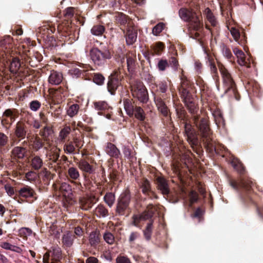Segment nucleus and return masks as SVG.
<instances>
[{
    "label": "nucleus",
    "instance_id": "obj_1",
    "mask_svg": "<svg viewBox=\"0 0 263 263\" xmlns=\"http://www.w3.org/2000/svg\"><path fill=\"white\" fill-rule=\"evenodd\" d=\"M190 113L194 126L202 139L205 148L210 152H216V147L213 142V132L210 127L209 117L198 114L199 107L194 99L184 102Z\"/></svg>",
    "mask_w": 263,
    "mask_h": 263
},
{
    "label": "nucleus",
    "instance_id": "obj_2",
    "mask_svg": "<svg viewBox=\"0 0 263 263\" xmlns=\"http://www.w3.org/2000/svg\"><path fill=\"white\" fill-rule=\"evenodd\" d=\"M175 107L180 127L184 129V136L191 145L194 152L199 155H201L202 150L199 144L198 130L196 131L194 125L192 124L191 119L183 105L180 103H178L175 104Z\"/></svg>",
    "mask_w": 263,
    "mask_h": 263
},
{
    "label": "nucleus",
    "instance_id": "obj_3",
    "mask_svg": "<svg viewBox=\"0 0 263 263\" xmlns=\"http://www.w3.org/2000/svg\"><path fill=\"white\" fill-rule=\"evenodd\" d=\"M179 15L182 20L189 22L190 37L202 44V39L204 35L203 24L200 20L199 14L192 8H181L179 10Z\"/></svg>",
    "mask_w": 263,
    "mask_h": 263
},
{
    "label": "nucleus",
    "instance_id": "obj_4",
    "mask_svg": "<svg viewBox=\"0 0 263 263\" xmlns=\"http://www.w3.org/2000/svg\"><path fill=\"white\" fill-rule=\"evenodd\" d=\"M155 212L153 204H149L146 209L140 214H134L132 218V224L138 228H141V222L149 220L145 228L143 230L144 238L146 240H151L153 230V220L152 219Z\"/></svg>",
    "mask_w": 263,
    "mask_h": 263
},
{
    "label": "nucleus",
    "instance_id": "obj_5",
    "mask_svg": "<svg viewBox=\"0 0 263 263\" xmlns=\"http://www.w3.org/2000/svg\"><path fill=\"white\" fill-rule=\"evenodd\" d=\"M217 66L221 73L223 84L226 89L224 93L231 98H235L237 101L240 99L235 81L229 71L220 62L217 61Z\"/></svg>",
    "mask_w": 263,
    "mask_h": 263
},
{
    "label": "nucleus",
    "instance_id": "obj_6",
    "mask_svg": "<svg viewBox=\"0 0 263 263\" xmlns=\"http://www.w3.org/2000/svg\"><path fill=\"white\" fill-rule=\"evenodd\" d=\"M90 56L95 65L102 66L106 64L107 60L111 58L112 54L107 48L100 49L94 47L90 50Z\"/></svg>",
    "mask_w": 263,
    "mask_h": 263
},
{
    "label": "nucleus",
    "instance_id": "obj_7",
    "mask_svg": "<svg viewBox=\"0 0 263 263\" xmlns=\"http://www.w3.org/2000/svg\"><path fill=\"white\" fill-rule=\"evenodd\" d=\"M28 128L24 121H19L15 125L11 134V145H18L20 142L28 136Z\"/></svg>",
    "mask_w": 263,
    "mask_h": 263
},
{
    "label": "nucleus",
    "instance_id": "obj_8",
    "mask_svg": "<svg viewBox=\"0 0 263 263\" xmlns=\"http://www.w3.org/2000/svg\"><path fill=\"white\" fill-rule=\"evenodd\" d=\"M57 31L59 36L57 37L58 41L64 42L68 44L74 41V34L72 33L70 24L68 22H63L57 25Z\"/></svg>",
    "mask_w": 263,
    "mask_h": 263
},
{
    "label": "nucleus",
    "instance_id": "obj_9",
    "mask_svg": "<svg viewBox=\"0 0 263 263\" xmlns=\"http://www.w3.org/2000/svg\"><path fill=\"white\" fill-rule=\"evenodd\" d=\"M131 196L128 191L122 193L118 199L116 212L119 216H127L130 212L129 204Z\"/></svg>",
    "mask_w": 263,
    "mask_h": 263
},
{
    "label": "nucleus",
    "instance_id": "obj_10",
    "mask_svg": "<svg viewBox=\"0 0 263 263\" xmlns=\"http://www.w3.org/2000/svg\"><path fill=\"white\" fill-rule=\"evenodd\" d=\"M130 90L133 97L137 98L141 103H146L148 100L147 90L143 82L136 80L130 84Z\"/></svg>",
    "mask_w": 263,
    "mask_h": 263
},
{
    "label": "nucleus",
    "instance_id": "obj_11",
    "mask_svg": "<svg viewBox=\"0 0 263 263\" xmlns=\"http://www.w3.org/2000/svg\"><path fill=\"white\" fill-rule=\"evenodd\" d=\"M56 30V28L54 25L48 24L44 26L42 29L43 31V40L45 42V45L46 48L52 49L53 48L59 46L58 41H57L54 36L52 35Z\"/></svg>",
    "mask_w": 263,
    "mask_h": 263
},
{
    "label": "nucleus",
    "instance_id": "obj_12",
    "mask_svg": "<svg viewBox=\"0 0 263 263\" xmlns=\"http://www.w3.org/2000/svg\"><path fill=\"white\" fill-rule=\"evenodd\" d=\"M123 79L121 74L120 68L114 70L108 77L107 89L111 95H116V90L121 86V82Z\"/></svg>",
    "mask_w": 263,
    "mask_h": 263
},
{
    "label": "nucleus",
    "instance_id": "obj_13",
    "mask_svg": "<svg viewBox=\"0 0 263 263\" xmlns=\"http://www.w3.org/2000/svg\"><path fill=\"white\" fill-rule=\"evenodd\" d=\"M61 249L57 246L52 247L43 256L44 263H64Z\"/></svg>",
    "mask_w": 263,
    "mask_h": 263
},
{
    "label": "nucleus",
    "instance_id": "obj_14",
    "mask_svg": "<svg viewBox=\"0 0 263 263\" xmlns=\"http://www.w3.org/2000/svg\"><path fill=\"white\" fill-rule=\"evenodd\" d=\"M20 116L19 110L14 108L6 109L3 114L2 123L5 127H9Z\"/></svg>",
    "mask_w": 263,
    "mask_h": 263
},
{
    "label": "nucleus",
    "instance_id": "obj_15",
    "mask_svg": "<svg viewBox=\"0 0 263 263\" xmlns=\"http://www.w3.org/2000/svg\"><path fill=\"white\" fill-rule=\"evenodd\" d=\"M94 108L98 111L99 115L104 116L107 119H110L112 114V107L104 101H99L93 103Z\"/></svg>",
    "mask_w": 263,
    "mask_h": 263
},
{
    "label": "nucleus",
    "instance_id": "obj_16",
    "mask_svg": "<svg viewBox=\"0 0 263 263\" xmlns=\"http://www.w3.org/2000/svg\"><path fill=\"white\" fill-rule=\"evenodd\" d=\"M66 177L68 181L74 183L77 187H82L80 182L81 176L78 168L70 166L67 170L66 174Z\"/></svg>",
    "mask_w": 263,
    "mask_h": 263
},
{
    "label": "nucleus",
    "instance_id": "obj_17",
    "mask_svg": "<svg viewBox=\"0 0 263 263\" xmlns=\"http://www.w3.org/2000/svg\"><path fill=\"white\" fill-rule=\"evenodd\" d=\"M27 144V141H24L22 145L14 146L11 152V157L14 160H23L27 156L28 149L24 146Z\"/></svg>",
    "mask_w": 263,
    "mask_h": 263
},
{
    "label": "nucleus",
    "instance_id": "obj_18",
    "mask_svg": "<svg viewBox=\"0 0 263 263\" xmlns=\"http://www.w3.org/2000/svg\"><path fill=\"white\" fill-rule=\"evenodd\" d=\"M230 185L236 191L239 192L240 190H244L248 193L251 191L252 181L249 180L241 179L239 182L234 180L230 181Z\"/></svg>",
    "mask_w": 263,
    "mask_h": 263
},
{
    "label": "nucleus",
    "instance_id": "obj_19",
    "mask_svg": "<svg viewBox=\"0 0 263 263\" xmlns=\"http://www.w3.org/2000/svg\"><path fill=\"white\" fill-rule=\"evenodd\" d=\"M116 23L120 27L123 33L125 32L127 28H129L133 25L129 18L123 13L120 12L116 16Z\"/></svg>",
    "mask_w": 263,
    "mask_h": 263
},
{
    "label": "nucleus",
    "instance_id": "obj_20",
    "mask_svg": "<svg viewBox=\"0 0 263 263\" xmlns=\"http://www.w3.org/2000/svg\"><path fill=\"white\" fill-rule=\"evenodd\" d=\"M27 143L35 152H37L43 148L46 142L37 135H30L27 137Z\"/></svg>",
    "mask_w": 263,
    "mask_h": 263
},
{
    "label": "nucleus",
    "instance_id": "obj_21",
    "mask_svg": "<svg viewBox=\"0 0 263 263\" xmlns=\"http://www.w3.org/2000/svg\"><path fill=\"white\" fill-rule=\"evenodd\" d=\"M99 199L95 195L81 197L79 200L80 207L83 210H89L98 201Z\"/></svg>",
    "mask_w": 263,
    "mask_h": 263
},
{
    "label": "nucleus",
    "instance_id": "obj_22",
    "mask_svg": "<svg viewBox=\"0 0 263 263\" xmlns=\"http://www.w3.org/2000/svg\"><path fill=\"white\" fill-rule=\"evenodd\" d=\"M206 53L205 59L207 60L206 63L209 67H210L211 73L213 79L216 81L219 80V76L217 67L216 66L214 58L208 53L205 51Z\"/></svg>",
    "mask_w": 263,
    "mask_h": 263
},
{
    "label": "nucleus",
    "instance_id": "obj_23",
    "mask_svg": "<svg viewBox=\"0 0 263 263\" xmlns=\"http://www.w3.org/2000/svg\"><path fill=\"white\" fill-rule=\"evenodd\" d=\"M126 39V43L127 45H133L137 41L138 32L134 29V26L127 28L125 32L123 33Z\"/></svg>",
    "mask_w": 263,
    "mask_h": 263
},
{
    "label": "nucleus",
    "instance_id": "obj_24",
    "mask_svg": "<svg viewBox=\"0 0 263 263\" xmlns=\"http://www.w3.org/2000/svg\"><path fill=\"white\" fill-rule=\"evenodd\" d=\"M77 165L78 168L83 172L84 177H86L87 174H92L95 171L93 166L90 165L85 159H81L77 163Z\"/></svg>",
    "mask_w": 263,
    "mask_h": 263
},
{
    "label": "nucleus",
    "instance_id": "obj_25",
    "mask_svg": "<svg viewBox=\"0 0 263 263\" xmlns=\"http://www.w3.org/2000/svg\"><path fill=\"white\" fill-rule=\"evenodd\" d=\"M0 46L6 54H10L12 51L13 47V40L10 35L4 36L0 41Z\"/></svg>",
    "mask_w": 263,
    "mask_h": 263
},
{
    "label": "nucleus",
    "instance_id": "obj_26",
    "mask_svg": "<svg viewBox=\"0 0 263 263\" xmlns=\"http://www.w3.org/2000/svg\"><path fill=\"white\" fill-rule=\"evenodd\" d=\"M54 176V174H52L46 168H44L38 174L39 179L44 186L48 185Z\"/></svg>",
    "mask_w": 263,
    "mask_h": 263
},
{
    "label": "nucleus",
    "instance_id": "obj_27",
    "mask_svg": "<svg viewBox=\"0 0 263 263\" xmlns=\"http://www.w3.org/2000/svg\"><path fill=\"white\" fill-rule=\"evenodd\" d=\"M63 76L61 72L52 70L50 71V74L48 78V82L52 85H58L62 84L63 81Z\"/></svg>",
    "mask_w": 263,
    "mask_h": 263
},
{
    "label": "nucleus",
    "instance_id": "obj_28",
    "mask_svg": "<svg viewBox=\"0 0 263 263\" xmlns=\"http://www.w3.org/2000/svg\"><path fill=\"white\" fill-rule=\"evenodd\" d=\"M18 195L20 197L28 198H32L30 202L33 201L36 199V194L34 191L29 186H25L20 189L18 191Z\"/></svg>",
    "mask_w": 263,
    "mask_h": 263
},
{
    "label": "nucleus",
    "instance_id": "obj_29",
    "mask_svg": "<svg viewBox=\"0 0 263 263\" xmlns=\"http://www.w3.org/2000/svg\"><path fill=\"white\" fill-rule=\"evenodd\" d=\"M156 182L157 185V189L161 191L164 195H167L170 193L168 184L166 180L162 177H158L156 178Z\"/></svg>",
    "mask_w": 263,
    "mask_h": 263
},
{
    "label": "nucleus",
    "instance_id": "obj_30",
    "mask_svg": "<svg viewBox=\"0 0 263 263\" xmlns=\"http://www.w3.org/2000/svg\"><path fill=\"white\" fill-rule=\"evenodd\" d=\"M165 49V44L161 42H156L150 46L148 54L152 56L160 55Z\"/></svg>",
    "mask_w": 263,
    "mask_h": 263
},
{
    "label": "nucleus",
    "instance_id": "obj_31",
    "mask_svg": "<svg viewBox=\"0 0 263 263\" xmlns=\"http://www.w3.org/2000/svg\"><path fill=\"white\" fill-rule=\"evenodd\" d=\"M43 159L38 155H32L30 160V166L34 171H39L43 166Z\"/></svg>",
    "mask_w": 263,
    "mask_h": 263
},
{
    "label": "nucleus",
    "instance_id": "obj_32",
    "mask_svg": "<svg viewBox=\"0 0 263 263\" xmlns=\"http://www.w3.org/2000/svg\"><path fill=\"white\" fill-rule=\"evenodd\" d=\"M154 101L159 111L164 117H167L169 115V110L164 101L159 97H155Z\"/></svg>",
    "mask_w": 263,
    "mask_h": 263
},
{
    "label": "nucleus",
    "instance_id": "obj_33",
    "mask_svg": "<svg viewBox=\"0 0 263 263\" xmlns=\"http://www.w3.org/2000/svg\"><path fill=\"white\" fill-rule=\"evenodd\" d=\"M105 152L109 156L118 158L120 155V150L116 147V146L111 143L107 142L105 147Z\"/></svg>",
    "mask_w": 263,
    "mask_h": 263
},
{
    "label": "nucleus",
    "instance_id": "obj_34",
    "mask_svg": "<svg viewBox=\"0 0 263 263\" xmlns=\"http://www.w3.org/2000/svg\"><path fill=\"white\" fill-rule=\"evenodd\" d=\"M245 87L249 93H252L254 95H257L259 92V85L257 82L253 80H248Z\"/></svg>",
    "mask_w": 263,
    "mask_h": 263
},
{
    "label": "nucleus",
    "instance_id": "obj_35",
    "mask_svg": "<svg viewBox=\"0 0 263 263\" xmlns=\"http://www.w3.org/2000/svg\"><path fill=\"white\" fill-rule=\"evenodd\" d=\"M76 238V236L71 231H68L62 236V243L66 247H70Z\"/></svg>",
    "mask_w": 263,
    "mask_h": 263
},
{
    "label": "nucleus",
    "instance_id": "obj_36",
    "mask_svg": "<svg viewBox=\"0 0 263 263\" xmlns=\"http://www.w3.org/2000/svg\"><path fill=\"white\" fill-rule=\"evenodd\" d=\"M63 86H61L54 90L53 96L57 99H62V97H65L68 93V86L67 83L64 82L62 84Z\"/></svg>",
    "mask_w": 263,
    "mask_h": 263
},
{
    "label": "nucleus",
    "instance_id": "obj_37",
    "mask_svg": "<svg viewBox=\"0 0 263 263\" xmlns=\"http://www.w3.org/2000/svg\"><path fill=\"white\" fill-rule=\"evenodd\" d=\"M123 104L127 114L130 117L133 116L134 110V109L135 108V106L137 105L135 103V102H134L132 99L129 98L123 99Z\"/></svg>",
    "mask_w": 263,
    "mask_h": 263
},
{
    "label": "nucleus",
    "instance_id": "obj_38",
    "mask_svg": "<svg viewBox=\"0 0 263 263\" xmlns=\"http://www.w3.org/2000/svg\"><path fill=\"white\" fill-rule=\"evenodd\" d=\"M179 91L183 102L194 99L192 93L194 92L195 89L179 88Z\"/></svg>",
    "mask_w": 263,
    "mask_h": 263
},
{
    "label": "nucleus",
    "instance_id": "obj_39",
    "mask_svg": "<svg viewBox=\"0 0 263 263\" xmlns=\"http://www.w3.org/2000/svg\"><path fill=\"white\" fill-rule=\"evenodd\" d=\"M63 150L67 154H79V150L73 144V142L69 141L66 143L63 146Z\"/></svg>",
    "mask_w": 263,
    "mask_h": 263
},
{
    "label": "nucleus",
    "instance_id": "obj_40",
    "mask_svg": "<svg viewBox=\"0 0 263 263\" xmlns=\"http://www.w3.org/2000/svg\"><path fill=\"white\" fill-rule=\"evenodd\" d=\"M42 59V55L39 53H33L32 56H28L26 58V62L28 63L31 67H35L37 66Z\"/></svg>",
    "mask_w": 263,
    "mask_h": 263
},
{
    "label": "nucleus",
    "instance_id": "obj_41",
    "mask_svg": "<svg viewBox=\"0 0 263 263\" xmlns=\"http://www.w3.org/2000/svg\"><path fill=\"white\" fill-rule=\"evenodd\" d=\"M60 152L61 149L57 147L51 149L50 152L49 153V159L53 163H55L58 165L60 164V162H59Z\"/></svg>",
    "mask_w": 263,
    "mask_h": 263
},
{
    "label": "nucleus",
    "instance_id": "obj_42",
    "mask_svg": "<svg viewBox=\"0 0 263 263\" xmlns=\"http://www.w3.org/2000/svg\"><path fill=\"white\" fill-rule=\"evenodd\" d=\"M230 3L233 1L236 5L246 4L250 8V12H253L256 9L255 4L253 0H228Z\"/></svg>",
    "mask_w": 263,
    "mask_h": 263
},
{
    "label": "nucleus",
    "instance_id": "obj_43",
    "mask_svg": "<svg viewBox=\"0 0 263 263\" xmlns=\"http://www.w3.org/2000/svg\"><path fill=\"white\" fill-rule=\"evenodd\" d=\"M11 61L9 68L11 72L16 73L21 67V61L18 58L13 57Z\"/></svg>",
    "mask_w": 263,
    "mask_h": 263
},
{
    "label": "nucleus",
    "instance_id": "obj_44",
    "mask_svg": "<svg viewBox=\"0 0 263 263\" xmlns=\"http://www.w3.org/2000/svg\"><path fill=\"white\" fill-rule=\"evenodd\" d=\"M94 214L98 217H105L108 215V211L104 205L100 204L95 209Z\"/></svg>",
    "mask_w": 263,
    "mask_h": 263
},
{
    "label": "nucleus",
    "instance_id": "obj_45",
    "mask_svg": "<svg viewBox=\"0 0 263 263\" xmlns=\"http://www.w3.org/2000/svg\"><path fill=\"white\" fill-rule=\"evenodd\" d=\"M53 130L52 128L48 126H45L40 130V135L42 137L47 143L49 140V137L52 134Z\"/></svg>",
    "mask_w": 263,
    "mask_h": 263
},
{
    "label": "nucleus",
    "instance_id": "obj_46",
    "mask_svg": "<svg viewBox=\"0 0 263 263\" xmlns=\"http://www.w3.org/2000/svg\"><path fill=\"white\" fill-rule=\"evenodd\" d=\"M133 116L138 120L143 121L145 119V114L143 108L136 105L134 109Z\"/></svg>",
    "mask_w": 263,
    "mask_h": 263
},
{
    "label": "nucleus",
    "instance_id": "obj_47",
    "mask_svg": "<svg viewBox=\"0 0 263 263\" xmlns=\"http://www.w3.org/2000/svg\"><path fill=\"white\" fill-rule=\"evenodd\" d=\"M204 13L211 25L213 27H216L217 25V22L211 9L209 8H205Z\"/></svg>",
    "mask_w": 263,
    "mask_h": 263
},
{
    "label": "nucleus",
    "instance_id": "obj_48",
    "mask_svg": "<svg viewBox=\"0 0 263 263\" xmlns=\"http://www.w3.org/2000/svg\"><path fill=\"white\" fill-rule=\"evenodd\" d=\"M231 164L235 170L240 174H243L245 172L243 164L237 159H234L231 161Z\"/></svg>",
    "mask_w": 263,
    "mask_h": 263
},
{
    "label": "nucleus",
    "instance_id": "obj_49",
    "mask_svg": "<svg viewBox=\"0 0 263 263\" xmlns=\"http://www.w3.org/2000/svg\"><path fill=\"white\" fill-rule=\"evenodd\" d=\"M71 129L70 126H65L59 133V138L61 142L65 141L66 139L70 134Z\"/></svg>",
    "mask_w": 263,
    "mask_h": 263
},
{
    "label": "nucleus",
    "instance_id": "obj_50",
    "mask_svg": "<svg viewBox=\"0 0 263 263\" xmlns=\"http://www.w3.org/2000/svg\"><path fill=\"white\" fill-rule=\"evenodd\" d=\"M89 242L91 247L97 246L100 242L99 234L96 232H91L89 236Z\"/></svg>",
    "mask_w": 263,
    "mask_h": 263
},
{
    "label": "nucleus",
    "instance_id": "obj_51",
    "mask_svg": "<svg viewBox=\"0 0 263 263\" xmlns=\"http://www.w3.org/2000/svg\"><path fill=\"white\" fill-rule=\"evenodd\" d=\"M181 85L179 88L195 89L193 83L189 80L185 76L181 78Z\"/></svg>",
    "mask_w": 263,
    "mask_h": 263
},
{
    "label": "nucleus",
    "instance_id": "obj_52",
    "mask_svg": "<svg viewBox=\"0 0 263 263\" xmlns=\"http://www.w3.org/2000/svg\"><path fill=\"white\" fill-rule=\"evenodd\" d=\"M105 30V28L103 25L97 24L94 25L91 29V33L96 36L102 35Z\"/></svg>",
    "mask_w": 263,
    "mask_h": 263
},
{
    "label": "nucleus",
    "instance_id": "obj_53",
    "mask_svg": "<svg viewBox=\"0 0 263 263\" xmlns=\"http://www.w3.org/2000/svg\"><path fill=\"white\" fill-rule=\"evenodd\" d=\"M104 201L108 205V206L111 208L114 204L115 201V195L111 192H107L104 196Z\"/></svg>",
    "mask_w": 263,
    "mask_h": 263
},
{
    "label": "nucleus",
    "instance_id": "obj_54",
    "mask_svg": "<svg viewBox=\"0 0 263 263\" xmlns=\"http://www.w3.org/2000/svg\"><path fill=\"white\" fill-rule=\"evenodd\" d=\"M221 48L223 55L230 62H232L233 60V56L230 49L224 44H222Z\"/></svg>",
    "mask_w": 263,
    "mask_h": 263
},
{
    "label": "nucleus",
    "instance_id": "obj_55",
    "mask_svg": "<svg viewBox=\"0 0 263 263\" xmlns=\"http://www.w3.org/2000/svg\"><path fill=\"white\" fill-rule=\"evenodd\" d=\"M84 135L83 134L81 135V136L78 137H74L73 138V140L71 141V142H73V144L77 147V148L80 151V149L82 148V146L84 144Z\"/></svg>",
    "mask_w": 263,
    "mask_h": 263
},
{
    "label": "nucleus",
    "instance_id": "obj_56",
    "mask_svg": "<svg viewBox=\"0 0 263 263\" xmlns=\"http://www.w3.org/2000/svg\"><path fill=\"white\" fill-rule=\"evenodd\" d=\"M79 105L77 104H73L70 105L67 110V114L70 117L77 115L79 110Z\"/></svg>",
    "mask_w": 263,
    "mask_h": 263
},
{
    "label": "nucleus",
    "instance_id": "obj_57",
    "mask_svg": "<svg viewBox=\"0 0 263 263\" xmlns=\"http://www.w3.org/2000/svg\"><path fill=\"white\" fill-rule=\"evenodd\" d=\"M127 67L129 72L132 73L135 69L136 59L132 57H127Z\"/></svg>",
    "mask_w": 263,
    "mask_h": 263
},
{
    "label": "nucleus",
    "instance_id": "obj_58",
    "mask_svg": "<svg viewBox=\"0 0 263 263\" xmlns=\"http://www.w3.org/2000/svg\"><path fill=\"white\" fill-rule=\"evenodd\" d=\"M156 67L160 71H164L169 67V63L166 60L160 59L159 60Z\"/></svg>",
    "mask_w": 263,
    "mask_h": 263
},
{
    "label": "nucleus",
    "instance_id": "obj_59",
    "mask_svg": "<svg viewBox=\"0 0 263 263\" xmlns=\"http://www.w3.org/2000/svg\"><path fill=\"white\" fill-rule=\"evenodd\" d=\"M141 237V234L139 232H132L128 237V242L130 245H134L135 241Z\"/></svg>",
    "mask_w": 263,
    "mask_h": 263
},
{
    "label": "nucleus",
    "instance_id": "obj_60",
    "mask_svg": "<svg viewBox=\"0 0 263 263\" xmlns=\"http://www.w3.org/2000/svg\"><path fill=\"white\" fill-rule=\"evenodd\" d=\"M157 90L161 93H165L168 89V83L166 81L159 82L157 85Z\"/></svg>",
    "mask_w": 263,
    "mask_h": 263
},
{
    "label": "nucleus",
    "instance_id": "obj_61",
    "mask_svg": "<svg viewBox=\"0 0 263 263\" xmlns=\"http://www.w3.org/2000/svg\"><path fill=\"white\" fill-rule=\"evenodd\" d=\"M189 197L190 205L191 206H192L195 203H196L199 200L198 194L194 191H192L190 192Z\"/></svg>",
    "mask_w": 263,
    "mask_h": 263
},
{
    "label": "nucleus",
    "instance_id": "obj_62",
    "mask_svg": "<svg viewBox=\"0 0 263 263\" xmlns=\"http://www.w3.org/2000/svg\"><path fill=\"white\" fill-rule=\"evenodd\" d=\"M165 27L163 23H159L154 27L152 30V33L154 35L157 36L162 31Z\"/></svg>",
    "mask_w": 263,
    "mask_h": 263
},
{
    "label": "nucleus",
    "instance_id": "obj_63",
    "mask_svg": "<svg viewBox=\"0 0 263 263\" xmlns=\"http://www.w3.org/2000/svg\"><path fill=\"white\" fill-rule=\"evenodd\" d=\"M105 78L104 76L99 73H95L93 77V81L99 85H102L104 84Z\"/></svg>",
    "mask_w": 263,
    "mask_h": 263
},
{
    "label": "nucleus",
    "instance_id": "obj_64",
    "mask_svg": "<svg viewBox=\"0 0 263 263\" xmlns=\"http://www.w3.org/2000/svg\"><path fill=\"white\" fill-rule=\"evenodd\" d=\"M116 263H132L130 259L125 255L119 254L116 259Z\"/></svg>",
    "mask_w": 263,
    "mask_h": 263
}]
</instances>
